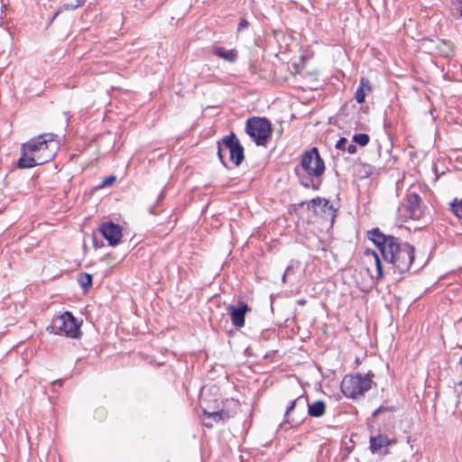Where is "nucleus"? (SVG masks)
Returning <instances> with one entry per match:
<instances>
[{
    "label": "nucleus",
    "instance_id": "obj_13",
    "mask_svg": "<svg viewBox=\"0 0 462 462\" xmlns=\"http://www.w3.org/2000/svg\"><path fill=\"white\" fill-rule=\"evenodd\" d=\"M395 439H390L385 435L378 434L370 437V450L372 453L379 452L383 448L395 444Z\"/></svg>",
    "mask_w": 462,
    "mask_h": 462
},
{
    "label": "nucleus",
    "instance_id": "obj_15",
    "mask_svg": "<svg viewBox=\"0 0 462 462\" xmlns=\"http://www.w3.org/2000/svg\"><path fill=\"white\" fill-rule=\"evenodd\" d=\"M365 255H372L374 258V261L376 274H375V276L372 275V278L376 281H382L384 278V273H383V263H382V261H381L378 254L374 250L367 249L365 251Z\"/></svg>",
    "mask_w": 462,
    "mask_h": 462
},
{
    "label": "nucleus",
    "instance_id": "obj_34",
    "mask_svg": "<svg viewBox=\"0 0 462 462\" xmlns=\"http://www.w3.org/2000/svg\"><path fill=\"white\" fill-rule=\"evenodd\" d=\"M206 427H208V428H211V427H212V425H209L208 423H207V424H206Z\"/></svg>",
    "mask_w": 462,
    "mask_h": 462
},
{
    "label": "nucleus",
    "instance_id": "obj_27",
    "mask_svg": "<svg viewBox=\"0 0 462 462\" xmlns=\"http://www.w3.org/2000/svg\"><path fill=\"white\" fill-rule=\"evenodd\" d=\"M358 88H362V89L364 91H365V90L371 91V89H372L369 79L366 78H364V77L361 78Z\"/></svg>",
    "mask_w": 462,
    "mask_h": 462
},
{
    "label": "nucleus",
    "instance_id": "obj_35",
    "mask_svg": "<svg viewBox=\"0 0 462 462\" xmlns=\"http://www.w3.org/2000/svg\"><path fill=\"white\" fill-rule=\"evenodd\" d=\"M150 212H151V213H153V208H152L150 209Z\"/></svg>",
    "mask_w": 462,
    "mask_h": 462
},
{
    "label": "nucleus",
    "instance_id": "obj_6",
    "mask_svg": "<svg viewBox=\"0 0 462 462\" xmlns=\"http://www.w3.org/2000/svg\"><path fill=\"white\" fill-rule=\"evenodd\" d=\"M246 134L257 145H265L272 135L271 122L264 117H252L245 124Z\"/></svg>",
    "mask_w": 462,
    "mask_h": 462
},
{
    "label": "nucleus",
    "instance_id": "obj_5",
    "mask_svg": "<svg viewBox=\"0 0 462 462\" xmlns=\"http://www.w3.org/2000/svg\"><path fill=\"white\" fill-rule=\"evenodd\" d=\"M222 146L229 151L230 160L235 163L236 166H239L245 160V150L234 133H230L229 134L225 135L221 141L217 142V157L222 165L226 168L227 163L222 154Z\"/></svg>",
    "mask_w": 462,
    "mask_h": 462
},
{
    "label": "nucleus",
    "instance_id": "obj_21",
    "mask_svg": "<svg viewBox=\"0 0 462 462\" xmlns=\"http://www.w3.org/2000/svg\"><path fill=\"white\" fill-rule=\"evenodd\" d=\"M450 209L458 218H462V199L460 200L455 199L450 203Z\"/></svg>",
    "mask_w": 462,
    "mask_h": 462
},
{
    "label": "nucleus",
    "instance_id": "obj_2",
    "mask_svg": "<svg viewBox=\"0 0 462 462\" xmlns=\"http://www.w3.org/2000/svg\"><path fill=\"white\" fill-rule=\"evenodd\" d=\"M325 170V162L318 148L312 147L301 154L300 162L295 166L294 173L301 186L319 190L322 184Z\"/></svg>",
    "mask_w": 462,
    "mask_h": 462
},
{
    "label": "nucleus",
    "instance_id": "obj_14",
    "mask_svg": "<svg viewBox=\"0 0 462 462\" xmlns=\"http://www.w3.org/2000/svg\"><path fill=\"white\" fill-rule=\"evenodd\" d=\"M327 409L326 402L319 400L312 403H308V414L310 417L319 418L325 414Z\"/></svg>",
    "mask_w": 462,
    "mask_h": 462
},
{
    "label": "nucleus",
    "instance_id": "obj_12",
    "mask_svg": "<svg viewBox=\"0 0 462 462\" xmlns=\"http://www.w3.org/2000/svg\"><path fill=\"white\" fill-rule=\"evenodd\" d=\"M405 210L411 218H420L422 215L420 198L416 192H410L406 197Z\"/></svg>",
    "mask_w": 462,
    "mask_h": 462
},
{
    "label": "nucleus",
    "instance_id": "obj_11",
    "mask_svg": "<svg viewBox=\"0 0 462 462\" xmlns=\"http://www.w3.org/2000/svg\"><path fill=\"white\" fill-rule=\"evenodd\" d=\"M227 310L233 326L241 328L245 326V315L251 311V308L247 303L239 301L236 306L228 305Z\"/></svg>",
    "mask_w": 462,
    "mask_h": 462
},
{
    "label": "nucleus",
    "instance_id": "obj_22",
    "mask_svg": "<svg viewBox=\"0 0 462 462\" xmlns=\"http://www.w3.org/2000/svg\"><path fill=\"white\" fill-rule=\"evenodd\" d=\"M370 141V137L367 134H356L353 136V142L358 143L361 146H365L368 144Z\"/></svg>",
    "mask_w": 462,
    "mask_h": 462
},
{
    "label": "nucleus",
    "instance_id": "obj_3",
    "mask_svg": "<svg viewBox=\"0 0 462 462\" xmlns=\"http://www.w3.org/2000/svg\"><path fill=\"white\" fill-rule=\"evenodd\" d=\"M50 333L62 335L71 338L80 336V323L69 311L52 318L51 325L47 328Z\"/></svg>",
    "mask_w": 462,
    "mask_h": 462
},
{
    "label": "nucleus",
    "instance_id": "obj_25",
    "mask_svg": "<svg viewBox=\"0 0 462 462\" xmlns=\"http://www.w3.org/2000/svg\"><path fill=\"white\" fill-rule=\"evenodd\" d=\"M115 181H116V177L114 175H110L103 180V181L99 185V188H105V187L111 186L115 183Z\"/></svg>",
    "mask_w": 462,
    "mask_h": 462
},
{
    "label": "nucleus",
    "instance_id": "obj_28",
    "mask_svg": "<svg viewBox=\"0 0 462 462\" xmlns=\"http://www.w3.org/2000/svg\"><path fill=\"white\" fill-rule=\"evenodd\" d=\"M248 26H249V23L245 19H241L238 23V26H237V31L241 32V31L246 29Z\"/></svg>",
    "mask_w": 462,
    "mask_h": 462
},
{
    "label": "nucleus",
    "instance_id": "obj_7",
    "mask_svg": "<svg viewBox=\"0 0 462 462\" xmlns=\"http://www.w3.org/2000/svg\"><path fill=\"white\" fill-rule=\"evenodd\" d=\"M33 139L41 153L37 159L46 162L51 161L59 150L57 135L52 133H45L33 137Z\"/></svg>",
    "mask_w": 462,
    "mask_h": 462
},
{
    "label": "nucleus",
    "instance_id": "obj_30",
    "mask_svg": "<svg viewBox=\"0 0 462 462\" xmlns=\"http://www.w3.org/2000/svg\"><path fill=\"white\" fill-rule=\"evenodd\" d=\"M292 271H293V265H292V264H291V265H289V266L286 268V270H285V272H284V273L290 275V273H291Z\"/></svg>",
    "mask_w": 462,
    "mask_h": 462
},
{
    "label": "nucleus",
    "instance_id": "obj_33",
    "mask_svg": "<svg viewBox=\"0 0 462 462\" xmlns=\"http://www.w3.org/2000/svg\"><path fill=\"white\" fill-rule=\"evenodd\" d=\"M298 303L302 305V304L305 303V300H300L298 301Z\"/></svg>",
    "mask_w": 462,
    "mask_h": 462
},
{
    "label": "nucleus",
    "instance_id": "obj_10",
    "mask_svg": "<svg viewBox=\"0 0 462 462\" xmlns=\"http://www.w3.org/2000/svg\"><path fill=\"white\" fill-rule=\"evenodd\" d=\"M98 230L106 239L109 245L115 246L121 242L123 232L122 227L118 224L111 221L105 222L100 225Z\"/></svg>",
    "mask_w": 462,
    "mask_h": 462
},
{
    "label": "nucleus",
    "instance_id": "obj_18",
    "mask_svg": "<svg viewBox=\"0 0 462 462\" xmlns=\"http://www.w3.org/2000/svg\"><path fill=\"white\" fill-rule=\"evenodd\" d=\"M204 413L208 418L212 419L216 422H219L221 420H227L231 417L230 412L226 410H220V411H212V412L204 411Z\"/></svg>",
    "mask_w": 462,
    "mask_h": 462
},
{
    "label": "nucleus",
    "instance_id": "obj_1",
    "mask_svg": "<svg viewBox=\"0 0 462 462\" xmlns=\"http://www.w3.org/2000/svg\"><path fill=\"white\" fill-rule=\"evenodd\" d=\"M366 237L380 250L384 261L392 263L400 273L411 269L415 249L409 243L393 236H386L378 227L367 231Z\"/></svg>",
    "mask_w": 462,
    "mask_h": 462
},
{
    "label": "nucleus",
    "instance_id": "obj_24",
    "mask_svg": "<svg viewBox=\"0 0 462 462\" xmlns=\"http://www.w3.org/2000/svg\"><path fill=\"white\" fill-rule=\"evenodd\" d=\"M355 99L358 104H362L365 99V91L362 89V88H357L355 93Z\"/></svg>",
    "mask_w": 462,
    "mask_h": 462
},
{
    "label": "nucleus",
    "instance_id": "obj_16",
    "mask_svg": "<svg viewBox=\"0 0 462 462\" xmlns=\"http://www.w3.org/2000/svg\"><path fill=\"white\" fill-rule=\"evenodd\" d=\"M213 52L218 58H221L226 61L234 62L237 59V51L236 50H226L220 46H215Z\"/></svg>",
    "mask_w": 462,
    "mask_h": 462
},
{
    "label": "nucleus",
    "instance_id": "obj_20",
    "mask_svg": "<svg viewBox=\"0 0 462 462\" xmlns=\"http://www.w3.org/2000/svg\"><path fill=\"white\" fill-rule=\"evenodd\" d=\"M78 282L81 288L87 291L92 284V276L89 273H82L78 278Z\"/></svg>",
    "mask_w": 462,
    "mask_h": 462
},
{
    "label": "nucleus",
    "instance_id": "obj_31",
    "mask_svg": "<svg viewBox=\"0 0 462 462\" xmlns=\"http://www.w3.org/2000/svg\"><path fill=\"white\" fill-rule=\"evenodd\" d=\"M288 276H289V274H287L285 273H283L282 278V282H286V279Z\"/></svg>",
    "mask_w": 462,
    "mask_h": 462
},
{
    "label": "nucleus",
    "instance_id": "obj_4",
    "mask_svg": "<svg viewBox=\"0 0 462 462\" xmlns=\"http://www.w3.org/2000/svg\"><path fill=\"white\" fill-rule=\"evenodd\" d=\"M374 374L369 372L365 376L360 374H347L341 382V391L347 398H357L371 389L372 378Z\"/></svg>",
    "mask_w": 462,
    "mask_h": 462
},
{
    "label": "nucleus",
    "instance_id": "obj_9",
    "mask_svg": "<svg viewBox=\"0 0 462 462\" xmlns=\"http://www.w3.org/2000/svg\"><path fill=\"white\" fill-rule=\"evenodd\" d=\"M308 209L312 210L316 215H319L331 222H333L336 217L337 209L330 204L329 200L324 198L318 197L312 199L308 204Z\"/></svg>",
    "mask_w": 462,
    "mask_h": 462
},
{
    "label": "nucleus",
    "instance_id": "obj_32",
    "mask_svg": "<svg viewBox=\"0 0 462 462\" xmlns=\"http://www.w3.org/2000/svg\"><path fill=\"white\" fill-rule=\"evenodd\" d=\"M94 246L97 248L98 247L97 242L96 239L93 240Z\"/></svg>",
    "mask_w": 462,
    "mask_h": 462
},
{
    "label": "nucleus",
    "instance_id": "obj_29",
    "mask_svg": "<svg viewBox=\"0 0 462 462\" xmlns=\"http://www.w3.org/2000/svg\"><path fill=\"white\" fill-rule=\"evenodd\" d=\"M52 385L55 387V386H59V387H61L63 385V380L61 379H58V380H55L53 383H52Z\"/></svg>",
    "mask_w": 462,
    "mask_h": 462
},
{
    "label": "nucleus",
    "instance_id": "obj_19",
    "mask_svg": "<svg viewBox=\"0 0 462 462\" xmlns=\"http://www.w3.org/2000/svg\"><path fill=\"white\" fill-rule=\"evenodd\" d=\"M86 0H75V4H64L62 5L53 14L51 23L63 11L75 10L78 7L81 6Z\"/></svg>",
    "mask_w": 462,
    "mask_h": 462
},
{
    "label": "nucleus",
    "instance_id": "obj_26",
    "mask_svg": "<svg viewBox=\"0 0 462 462\" xmlns=\"http://www.w3.org/2000/svg\"><path fill=\"white\" fill-rule=\"evenodd\" d=\"M395 407L393 406H388V407H385V406H381L379 407L378 409H376L374 412H373V417H377L380 413L383 412V411H395Z\"/></svg>",
    "mask_w": 462,
    "mask_h": 462
},
{
    "label": "nucleus",
    "instance_id": "obj_17",
    "mask_svg": "<svg viewBox=\"0 0 462 462\" xmlns=\"http://www.w3.org/2000/svg\"><path fill=\"white\" fill-rule=\"evenodd\" d=\"M336 148L337 150L346 151L349 154H355L357 151V148L355 143H348L347 139L345 137H340L336 143Z\"/></svg>",
    "mask_w": 462,
    "mask_h": 462
},
{
    "label": "nucleus",
    "instance_id": "obj_23",
    "mask_svg": "<svg viewBox=\"0 0 462 462\" xmlns=\"http://www.w3.org/2000/svg\"><path fill=\"white\" fill-rule=\"evenodd\" d=\"M303 396H299L295 400L290 402L289 406L286 409V411L284 413V422H289V415L290 413L295 409V406L298 402H300L302 400Z\"/></svg>",
    "mask_w": 462,
    "mask_h": 462
},
{
    "label": "nucleus",
    "instance_id": "obj_8",
    "mask_svg": "<svg viewBox=\"0 0 462 462\" xmlns=\"http://www.w3.org/2000/svg\"><path fill=\"white\" fill-rule=\"evenodd\" d=\"M40 156V149L34 139L32 138L27 143H23L21 147V157L18 160L17 167L19 169H30L46 163V162L37 159Z\"/></svg>",
    "mask_w": 462,
    "mask_h": 462
}]
</instances>
